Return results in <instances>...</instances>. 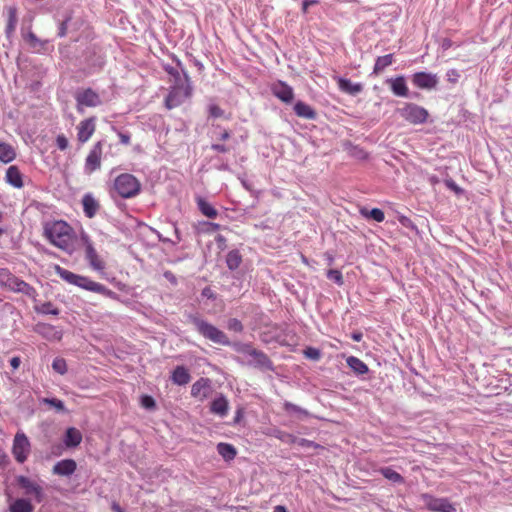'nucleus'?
Wrapping results in <instances>:
<instances>
[{
    "instance_id": "f257e3e1",
    "label": "nucleus",
    "mask_w": 512,
    "mask_h": 512,
    "mask_svg": "<svg viewBox=\"0 0 512 512\" xmlns=\"http://www.w3.org/2000/svg\"><path fill=\"white\" fill-rule=\"evenodd\" d=\"M44 237L55 247L72 254L76 249L77 234L64 220H52L44 223Z\"/></svg>"
},
{
    "instance_id": "f03ea898",
    "label": "nucleus",
    "mask_w": 512,
    "mask_h": 512,
    "mask_svg": "<svg viewBox=\"0 0 512 512\" xmlns=\"http://www.w3.org/2000/svg\"><path fill=\"white\" fill-rule=\"evenodd\" d=\"M54 271L62 280L71 285L77 286L87 291L101 294L112 299L117 297L114 291L108 289L106 286L99 282L91 280L86 276L75 274L59 265L54 266Z\"/></svg>"
},
{
    "instance_id": "7ed1b4c3",
    "label": "nucleus",
    "mask_w": 512,
    "mask_h": 512,
    "mask_svg": "<svg viewBox=\"0 0 512 512\" xmlns=\"http://www.w3.org/2000/svg\"><path fill=\"white\" fill-rule=\"evenodd\" d=\"M113 191L122 198H133L140 193L141 183L134 175L122 173L114 179Z\"/></svg>"
},
{
    "instance_id": "20e7f679",
    "label": "nucleus",
    "mask_w": 512,
    "mask_h": 512,
    "mask_svg": "<svg viewBox=\"0 0 512 512\" xmlns=\"http://www.w3.org/2000/svg\"><path fill=\"white\" fill-rule=\"evenodd\" d=\"M192 323L204 338L223 346H229L231 344L229 338L222 330L207 321L194 317Z\"/></svg>"
},
{
    "instance_id": "39448f33",
    "label": "nucleus",
    "mask_w": 512,
    "mask_h": 512,
    "mask_svg": "<svg viewBox=\"0 0 512 512\" xmlns=\"http://www.w3.org/2000/svg\"><path fill=\"white\" fill-rule=\"evenodd\" d=\"M192 95V86L189 83V77L185 74V83H177L171 88L165 98V106L171 110L180 106L186 99Z\"/></svg>"
},
{
    "instance_id": "423d86ee",
    "label": "nucleus",
    "mask_w": 512,
    "mask_h": 512,
    "mask_svg": "<svg viewBox=\"0 0 512 512\" xmlns=\"http://www.w3.org/2000/svg\"><path fill=\"white\" fill-rule=\"evenodd\" d=\"M398 112L404 120L413 125L423 124L429 117V112L424 107L414 103H405Z\"/></svg>"
},
{
    "instance_id": "0eeeda50",
    "label": "nucleus",
    "mask_w": 512,
    "mask_h": 512,
    "mask_svg": "<svg viewBox=\"0 0 512 512\" xmlns=\"http://www.w3.org/2000/svg\"><path fill=\"white\" fill-rule=\"evenodd\" d=\"M74 97L76 100V109L79 113H83L85 107L94 108L102 104L100 95L91 88L77 91Z\"/></svg>"
},
{
    "instance_id": "6e6552de",
    "label": "nucleus",
    "mask_w": 512,
    "mask_h": 512,
    "mask_svg": "<svg viewBox=\"0 0 512 512\" xmlns=\"http://www.w3.org/2000/svg\"><path fill=\"white\" fill-rule=\"evenodd\" d=\"M31 444L23 432H17L12 445V454L18 463H24L30 454Z\"/></svg>"
},
{
    "instance_id": "1a4fd4ad",
    "label": "nucleus",
    "mask_w": 512,
    "mask_h": 512,
    "mask_svg": "<svg viewBox=\"0 0 512 512\" xmlns=\"http://www.w3.org/2000/svg\"><path fill=\"white\" fill-rule=\"evenodd\" d=\"M103 155V142H96L90 149L88 155L85 158V172L92 174L96 170L100 169Z\"/></svg>"
},
{
    "instance_id": "9d476101",
    "label": "nucleus",
    "mask_w": 512,
    "mask_h": 512,
    "mask_svg": "<svg viewBox=\"0 0 512 512\" xmlns=\"http://www.w3.org/2000/svg\"><path fill=\"white\" fill-rule=\"evenodd\" d=\"M77 140L80 144H84L90 140L96 131V117L91 116L81 120L76 126Z\"/></svg>"
},
{
    "instance_id": "9b49d317",
    "label": "nucleus",
    "mask_w": 512,
    "mask_h": 512,
    "mask_svg": "<svg viewBox=\"0 0 512 512\" xmlns=\"http://www.w3.org/2000/svg\"><path fill=\"white\" fill-rule=\"evenodd\" d=\"M82 239L85 244V257L89 262L90 267L96 271H103L105 269V262L98 255L96 249L93 246V243L87 236H83Z\"/></svg>"
},
{
    "instance_id": "f8f14e48",
    "label": "nucleus",
    "mask_w": 512,
    "mask_h": 512,
    "mask_svg": "<svg viewBox=\"0 0 512 512\" xmlns=\"http://www.w3.org/2000/svg\"><path fill=\"white\" fill-rule=\"evenodd\" d=\"M4 287L13 292L22 293L30 299H35L38 295L34 287L16 277L15 275L11 276V279H9Z\"/></svg>"
},
{
    "instance_id": "ddd939ff",
    "label": "nucleus",
    "mask_w": 512,
    "mask_h": 512,
    "mask_svg": "<svg viewBox=\"0 0 512 512\" xmlns=\"http://www.w3.org/2000/svg\"><path fill=\"white\" fill-rule=\"evenodd\" d=\"M424 501L430 511L455 512V507L446 498H435L430 495H424Z\"/></svg>"
},
{
    "instance_id": "4468645a",
    "label": "nucleus",
    "mask_w": 512,
    "mask_h": 512,
    "mask_svg": "<svg viewBox=\"0 0 512 512\" xmlns=\"http://www.w3.org/2000/svg\"><path fill=\"white\" fill-rule=\"evenodd\" d=\"M272 94L280 101L289 104L294 99L293 88L283 81H277L271 86Z\"/></svg>"
},
{
    "instance_id": "2eb2a0df",
    "label": "nucleus",
    "mask_w": 512,
    "mask_h": 512,
    "mask_svg": "<svg viewBox=\"0 0 512 512\" xmlns=\"http://www.w3.org/2000/svg\"><path fill=\"white\" fill-rule=\"evenodd\" d=\"M412 83L419 89H434L438 84V78L432 73L417 72L412 76Z\"/></svg>"
},
{
    "instance_id": "dca6fc26",
    "label": "nucleus",
    "mask_w": 512,
    "mask_h": 512,
    "mask_svg": "<svg viewBox=\"0 0 512 512\" xmlns=\"http://www.w3.org/2000/svg\"><path fill=\"white\" fill-rule=\"evenodd\" d=\"M211 392V380L201 377L191 386V396L199 401H204Z\"/></svg>"
},
{
    "instance_id": "f3484780",
    "label": "nucleus",
    "mask_w": 512,
    "mask_h": 512,
    "mask_svg": "<svg viewBox=\"0 0 512 512\" xmlns=\"http://www.w3.org/2000/svg\"><path fill=\"white\" fill-rule=\"evenodd\" d=\"M17 482L25 490L26 494H34L38 502L42 501L43 495L40 485L25 476H19Z\"/></svg>"
},
{
    "instance_id": "a211bd4d",
    "label": "nucleus",
    "mask_w": 512,
    "mask_h": 512,
    "mask_svg": "<svg viewBox=\"0 0 512 512\" xmlns=\"http://www.w3.org/2000/svg\"><path fill=\"white\" fill-rule=\"evenodd\" d=\"M77 468V464L73 459H64L57 462L53 466V473L59 476H70Z\"/></svg>"
},
{
    "instance_id": "6ab92c4d",
    "label": "nucleus",
    "mask_w": 512,
    "mask_h": 512,
    "mask_svg": "<svg viewBox=\"0 0 512 512\" xmlns=\"http://www.w3.org/2000/svg\"><path fill=\"white\" fill-rule=\"evenodd\" d=\"M387 82L389 83L390 89L394 95L399 97L408 96L409 90L404 76H397L395 78L388 79Z\"/></svg>"
},
{
    "instance_id": "aec40b11",
    "label": "nucleus",
    "mask_w": 512,
    "mask_h": 512,
    "mask_svg": "<svg viewBox=\"0 0 512 512\" xmlns=\"http://www.w3.org/2000/svg\"><path fill=\"white\" fill-rule=\"evenodd\" d=\"M336 81L340 91L346 94L357 95L363 90V85L361 83H353L349 79L342 77H337Z\"/></svg>"
},
{
    "instance_id": "412c9836",
    "label": "nucleus",
    "mask_w": 512,
    "mask_h": 512,
    "mask_svg": "<svg viewBox=\"0 0 512 512\" xmlns=\"http://www.w3.org/2000/svg\"><path fill=\"white\" fill-rule=\"evenodd\" d=\"M83 211L88 218H93L99 208V202L91 195L85 194L82 198Z\"/></svg>"
},
{
    "instance_id": "4be33fe9",
    "label": "nucleus",
    "mask_w": 512,
    "mask_h": 512,
    "mask_svg": "<svg viewBox=\"0 0 512 512\" xmlns=\"http://www.w3.org/2000/svg\"><path fill=\"white\" fill-rule=\"evenodd\" d=\"M295 114L303 119L314 120L317 117L316 111L307 103L297 101L294 105Z\"/></svg>"
},
{
    "instance_id": "5701e85b",
    "label": "nucleus",
    "mask_w": 512,
    "mask_h": 512,
    "mask_svg": "<svg viewBox=\"0 0 512 512\" xmlns=\"http://www.w3.org/2000/svg\"><path fill=\"white\" fill-rule=\"evenodd\" d=\"M5 180L15 188L23 187L22 173L17 166L12 165L7 169Z\"/></svg>"
},
{
    "instance_id": "b1692460",
    "label": "nucleus",
    "mask_w": 512,
    "mask_h": 512,
    "mask_svg": "<svg viewBox=\"0 0 512 512\" xmlns=\"http://www.w3.org/2000/svg\"><path fill=\"white\" fill-rule=\"evenodd\" d=\"M16 157V149L10 143L0 139V162L7 164L14 161Z\"/></svg>"
},
{
    "instance_id": "393cba45",
    "label": "nucleus",
    "mask_w": 512,
    "mask_h": 512,
    "mask_svg": "<svg viewBox=\"0 0 512 512\" xmlns=\"http://www.w3.org/2000/svg\"><path fill=\"white\" fill-rule=\"evenodd\" d=\"M171 380L174 384L183 386L190 382L191 376L184 366H176L172 371Z\"/></svg>"
},
{
    "instance_id": "a878e982",
    "label": "nucleus",
    "mask_w": 512,
    "mask_h": 512,
    "mask_svg": "<svg viewBox=\"0 0 512 512\" xmlns=\"http://www.w3.org/2000/svg\"><path fill=\"white\" fill-rule=\"evenodd\" d=\"M82 442V433L75 427L66 430L64 444L68 448L77 447Z\"/></svg>"
},
{
    "instance_id": "bb28decb",
    "label": "nucleus",
    "mask_w": 512,
    "mask_h": 512,
    "mask_svg": "<svg viewBox=\"0 0 512 512\" xmlns=\"http://www.w3.org/2000/svg\"><path fill=\"white\" fill-rule=\"evenodd\" d=\"M6 11L7 24L5 27V33L7 37H11L14 34L18 23L17 8L14 6H9L6 8Z\"/></svg>"
},
{
    "instance_id": "cd10ccee",
    "label": "nucleus",
    "mask_w": 512,
    "mask_h": 512,
    "mask_svg": "<svg viewBox=\"0 0 512 512\" xmlns=\"http://www.w3.org/2000/svg\"><path fill=\"white\" fill-rule=\"evenodd\" d=\"M229 404L224 396H220L211 402L210 410L212 413L224 417L228 413Z\"/></svg>"
},
{
    "instance_id": "c85d7f7f",
    "label": "nucleus",
    "mask_w": 512,
    "mask_h": 512,
    "mask_svg": "<svg viewBox=\"0 0 512 512\" xmlns=\"http://www.w3.org/2000/svg\"><path fill=\"white\" fill-rule=\"evenodd\" d=\"M217 451L225 461L233 460L237 455L236 448L229 443H219L217 445Z\"/></svg>"
},
{
    "instance_id": "c756f323",
    "label": "nucleus",
    "mask_w": 512,
    "mask_h": 512,
    "mask_svg": "<svg viewBox=\"0 0 512 512\" xmlns=\"http://www.w3.org/2000/svg\"><path fill=\"white\" fill-rule=\"evenodd\" d=\"M347 365L358 375H363L368 372V366L359 358L350 356L347 358Z\"/></svg>"
},
{
    "instance_id": "7c9ffc66",
    "label": "nucleus",
    "mask_w": 512,
    "mask_h": 512,
    "mask_svg": "<svg viewBox=\"0 0 512 512\" xmlns=\"http://www.w3.org/2000/svg\"><path fill=\"white\" fill-rule=\"evenodd\" d=\"M394 61V55L393 54H387L384 56H379L376 61L373 68V74L378 75L381 73L386 67L390 66Z\"/></svg>"
},
{
    "instance_id": "2f4dec72",
    "label": "nucleus",
    "mask_w": 512,
    "mask_h": 512,
    "mask_svg": "<svg viewBox=\"0 0 512 512\" xmlns=\"http://www.w3.org/2000/svg\"><path fill=\"white\" fill-rule=\"evenodd\" d=\"M197 205L201 213L206 217L214 219L218 216L217 210L202 197L197 198Z\"/></svg>"
},
{
    "instance_id": "473e14b6",
    "label": "nucleus",
    "mask_w": 512,
    "mask_h": 512,
    "mask_svg": "<svg viewBox=\"0 0 512 512\" xmlns=\"http://www.w3.org/2000/svg\"><path fill=\"white\" fill-rule=\"evenodd\" d=\"M10 512H33L34 508L26 499H16L9 507Z\"/></svg>"
},
{
    "instance_id": "72a5a7b5",
    "label": "nucleus",
    "mask_w": 512,
    "mask_h": 512,
    "mask_svg": "<svg viewBox=\"0 0 512 512\" xmlns=\"http://www.w3.org/2000/svg\"><path fill=\"white\" fill-rule=\"evenodd\" d=\"M242 262V257L239 251L232 250L226 256V263L230 270L237 269Z\"/></svg>"
},
{
    "instance_id": "f704fd0d",
    "label": "nucleus",
    "mask_w": 512,
    "mask_h": 512,
    "mask_svg": "<svg viewBox=\"0 0 512 512\" xmlns=\"http://www.w3.org/2000/svg\"><path fill=\"white\" fill-rule=\"evenodd\" d=\"M25 41L29 44V46L32 49H35L37 51L44 49L45 45L47 44V41L40 40L36 36V34L31 31L26 34Z\"/></svg>"
},
{
    "instance_id": "c9c22d12",
    "label": "nucleus",
    "mask_w": 512,
    "mask_h": 512,
    "mask_svg": "<svg viewBox=\"0 0 512 512\" xmlns=\"http://www.w3.org/2000/svg\"><path fill=\"white\" fill-rule=\"evenodd\" d=\"M360 214L365 218H371L376 222H383L385 219L384 212L379 208H373L372 210H367L366 208L360 209Z\"/></svg>"
},
{
    "instance_id": "e433bc0d",
    "label": "nucleus",
    "mask_w": 512,
    "mask_h": 512,
    "mask_svg": "<svg viewBox=\"0 0 512 512\" xmlns=\"http://www.w3.org/2000/svg\"><path fill=\"white\" fill-rule=\"evenodd\" d=\"M380 473L389 481L393 483H404V478L401 474L391 469L390 467H384L380 469Z\"/></svg>"
},
{
    "instance_id": "4c0bfd02",
    "label": "nucleus",
    "mask_w": 512,
    "mask_h": 512,
    "mask_svg": "<svg viewBox=\"0 0 512 512\" xmlns=\"http://www.w3.org/2000/svg\"><path fill=\"white\" fill-rule=\"evenodd\" d=\"M52 368L55 372L59 373L60 375H64L67 372L66 360L61 357H56L53 360Z\"/></svg>"
},
{
    "instance_id": "58836bf2",
    "label": "nucleus",
    "mask_w": 512,
    "mask_h": 512,
    "mask_svg": "<svg viewBox=\"0 0 512 512\" xmlns=\"http://www.w3.org/2000/svg\"><path fill=\"white\" fill-rule=\"evenodd\" d=\"M42 403H45V404H48V405L54 407L59 412L65 411V406H64L63 401H61L57 398H43Z\"/></svg>"
},
{
    "instance_id": "ea45409f",
    "label": "nucleus",
    "mask_w": 512,
    "mask_h": 512,
    "mask_svg": "<svg viewBox=\"0 0 512 512\" xmlns=\"http://www.w3.org/2000/svg\"><path fill=\"white\" fill-rule=\"evenodd\" d=\"M327 278L333 280L339 286L343 285V275L339 270L330 269L327 271Z\"/></svg>"
},
{
    "instance_id": "a19ab883",
    "label": "nucleus",
    "mask_w": 512,
    "mask_h": 512,
    "mask_svg": "<svg viewBox=\"0 0 512 512\" xmlns=\"http://www.w3.org/2000/svg\"><path fill=\"white\" fill-rule=\"evenodd\" d=\"M208 112L209 116L212 118H220L224 116V110L216 104L209 105Z\"/></svg>"
},
{
    "instance_id": "79ce46f5",
    "label": "nucleus",
    "mask_w": 512,
    "mask_h": 512,
    "mask_svg": "<svg viewBox=\"0 0 512 512\" xmlns=\"http://www.w3.org/2000/svg\"><path fill=\"white\" fill-rule=\"evenodd\" d=\"M140 402H141V406L144 407L145 409L152 410L156 407L155 400L153 399L152 396H149V395H143L141 397Z\"/></svg>"
},
{
    "instance_id": "37998d69",
    "label": "nucleus",
    "mask_w": 512,
    "mask_h": 512,
    "mask_svg": "<svg viewBox=\"0 0 512 512\" xmlns=\"http://www.w3.org/2000/svg\"><path fill=\"white\" fill-rule=\"evenodd\" d=\"M297 445L303 448H313V449H319L323 448L321 445L317 444L314 441L305 439V438H299L297 440Z\"/></svg>"
},
{
    "instance_id": "c03bdc74",
    "label": "nucleus",
    "mask_w": 512,
    "mask_h": 512,
    "mask_svg": "<svg viewBox=\"0 0 512 512\" xmlns=\"http://www.w3.org/2000/svg\"><path fill=\"white\" fill-rule=\"evenodd\" d=\"M227 328L234 332H242L243 331V325L240 320L236 318L229 319L227 323Z\"/></svg>"
},
{
    "instance_id": "a18cd8bd",
    "label": "nucleus",
    "mask_w": 512,
    "mask_h": 512,
    "mask_svg": "<svg viewBox=\"0 0 512 512\" xmlns=\"http://www.w3.org/2000/svg\"><path fill=\"white\" fill-rule=\"evenodd\" d=\"M56 146L61 151H64V150H66L68 148L69 141H68L67 137L64 134H59L56 137Z\"/></svg>"
},
{
    "instance_id": "49530a36",
    "label": "nucleus",
    "mask_w": 512,
    "mask_h": 512,
    "mask_svg": "<svg viewBox=\"0 0 512 512\" xmlns=\"http://www.w3.org/2000/svg\"><path fill=\"white\" fill-rule=\"evenodd\" d=\"M13 274L5 268H0V285L4 287Z\"/></svg>"
},
{
    "instance_id": "de8ad7c7",
    "label": "nucleus",
    "mask_w": 512,
    "mask_h": 512,
    "mask_svg": "<svg viewBox=\"0 0 512 512\" xmlns=\"http://www.w3.org/2000/svg\"><path fill=\"white\" fill-rule=\"evenodd\" d=\"M71 20V16L66 17L65 20H63L58 27V36L59 37H65L68 30V23Z\"/></svg>"
},
{
    "instance_id": "09e8293b",
    "label": "nucleus",
    "mask_w": 512,
    "mask_h": 512,
    "mask_svg": "<svg viewBox=\"0 0 512 512\" xmlns=\"http://www.w3.org/2000/svg\"><path fill=\"white\" fill-rule=\"evenodd\" d=\"M202 225L204 226L202 231L205 233H213V232L220 230V228H221V226L219 224L212 223V222H203Z\"/></svg>"
},
{
    "instance_id": "8fccbe9b",
    "label": "nucleus",
    "mask_w": 512,
    "mask_h": 512,
    "mask_svg": "<svg viewBox=\"0 0 512 512\" xmlns=\"http://www.w3.org/2000/svg\"><path fill=\"white\" fill-rule=\"evenodd\" d=\"M278 438L286 443H292V444H297V440L299 439V438L295 437L294 435L288 434V433H282L281 436H279Z\"/></svg>"
},
{
    "instance_id": "3c124183",
    "label": "nucleus",
    "mask_w": 512,
    "mask_h": 512,
    "mask_svg": "<svg viewBox=\"0 0 512 512\" xmlns=\"http://www.w3.org/2000/svg\"><path fill=\"white\" fill-rule=\"evenodd\" d=\"M240 351V349H238ZM241 351L248 353L251 356L257 357V356H263L262 353L257 351L255 348H253L251 345H245Z\"/></svg>"
},
{
    "instance_id": "603ef678",
    "label": "nucleus",
    "mask_w": 512,
    "mask_h": 512,
    "mask_svg": "<svg viewBox=\"0 0 512 512\" xmlns=\"http://www.w3.org/2000/svg\"><path fill=\"white\" fill-rule=\"evenodd\" d=\"M459 76L460 75L456 69H451L447 72V79L450 82H453V83L457 82Z\"/></svg>"
},
{
    "instance_id": "864d4df0",
    "label": "nucleus",
    "mask_w": 512,
    "mask_h": 512,
    "mask_svg": "<svg viewBox=\"0 0 512 512\" xmlns=\"http://www.w3.org/2000/svg\"><path fill=\"white\" fill-rule=\"evenodd\" d=\"M305 354L306 356H308L309 358H312V359H319L320 357V353L317 349H314V348H308L306 351H305Z\"/></svg>"
},
{
    "instance_id": "5fc2aeb1",
    "label": "nucleus",
    "mask_w": 512,
    "mask_h": 512,
    "mask_svg": "<svg viewBox=\"0 0 512 512\" xmlns=\"http://www.w3.org/2000/svg\"><path fill=\"white\" fill-rule=\"evenodd\" d=\"M118 137L120 139V143L123 145H129L131 142L130 135L123 132H118Z\"/></svg>"
},
{
    "instance_id": "6e6d98bb",
    "label": "nucleus",
    "mask_w": 512,
    "mask_h": 512,
    "mask_svg": "<svg viewBox=\"0 0 512 512\" xmlns=\"http://www.w3.org/2000/svg\"><path fill=\"white\" fill-rule=\"evenodd\" d=\"M318 3H319L318 0H304L302 3V12L307 13L309 6L316 5Z\"/></svg>"
},
{
    "instance_id": "4d7b16f0",
    "label": "nucleus",
    "mask_w": 512,
    "mask_h": 512,
    "mask_svg": "<svg viewBox=\"0 0 512 512\" xmlns=\"http://www.w3.org/2000/svg\"><path fill=\"white\" fill-rule=\"evenodd\" d=\"M211 149L219 153H226L229 151V148L222 144H212Z\"/></svg>"
},
{
    "instance_id": "13d9d810",
    "label": "nucleus",
    "mask_w": 512,
    "mask_h": 512,
    "mask_svg": "<svg viewBox=\"0 0 512 512\" xmlns=\"http://www.w3.org/2000/svg\"><path fill=\"white\" fill-rule=\"evenodd\" d=\"M43 312L44 313H50V314H53V315H57L59 313L58 309L54 308L52 309V304L51 303H46L43 305Z\"/></svg>"
},
{
    "instance_id": "bf43d9fd",
    "label": "nucleus",
    "mask_w": 512,
    "mask_h": 512,
    "mask_svg": "<svg viewBox=\"0 0 512 512\" xmlns=\"http://www.w3.org/2000/svg\"><path fill=\"white\" fill-rule=\"evenodd\" d=\"M445 184L448 188H450L451 190H453L457 193L461 191V189L456 185V183L453 180H447L445 182Z\"/></svg>"
},
{
    "instance_id": "052dcab7",
    "label": "nucleus",
    "mask_w": 512,
    "mask_h": 512,
    "mask_svg": "<svg viewBox=\"0 0 512 512\" xmlns=\"http://www.w3.org/2000/svg\"><path fill=\"white\" fill-rule=\"evenodd\" d=\"M164 277L169 281L171 282L172 284H176L177 283V279L175 277V275L171 272V271H166L164 273Z\"/></svg>"
},
{
    "instance_id": "680f3d73",
    "label": "nucleus",
    "mask_w": 512,
    "mask_h": 512,
    "mask_svg": "<svg viewBox=\"0 0 512 512\" xmlns=\"http://www.w3.org/2000/svg\"><path fill=\"white\" fill-rule=\"evenodd\" d=\"M21 364V360L19 357H13L11 360H10V365L12 366L13 369H18L19 366Z\"/></svg>"
},
{
    "instance_id": "e2e57ef3",
    "label": "nucleus",
    "mask_w": 512,
    "mask_h": 512,
    "mask_svg": "<svg viewBox=\"0 0 512 512\" xmlns=\"http://www.w3.org/2000/svg\"><path fill=\"white\" fill-rule=\"evenodd\" d=\"M351 338L354 341L359 342V341L362 340V333L361 332H354V333H352Z\"/></svg>"
},
{
    "instance_id": "0e129e2a",
    "label": "nucleus",
    "mask_w": 512,
    "mask_h": 512,
    "mask_svg": "<svg viewBox=\"0 0 512 512\" xmlns=\"http://www.w3.org/2000/svg\"><path fill=\"white\" fill-rule=\"evenodd\" d=\"M111 508H112V510H113L114 512H125V511L120 507V505H119L118 503H116V502H113V503H112Z\"/></svg>"
},
{
    "instance_id": "69168bd1",
    "label": "nucleus",
    "mask_w": 512,
    "mask_h": 512,
    "mask_svg": "<svg viewBox=\"0 0 512 512\" xmlns=\"http://www.w3.org/2000/svg\"><path fill=\"white\" fill-rule=\"evenodd\" d=\"M230 138V132L228 130H224L220 136V140L226 141Z\"/></svg>"
},
{
    "instance_id": "338daca9",
    "label": "nucleus",
    "mask_w": 512,
    "mask_h": 512,
    "mask_svg": "<svg viewBox=\"0 0 512 512\" xmlns=\"http://www.w3.org/2000/svg\"><path fill=\"white\" fill-rule=\"evenodd\" d=\"M399 221H400V223H401V224H403V225H405V226H407V225H408V223L410 222V220H409L407 217H405V216H401V217L399 218Z\"/></svg>"
},
{
    "instance_id": "774afa93",
    "label": "nucleus",
    "mask_w": 512,
    "mask_h": 512,
    "mask_svg": "<svg viewBox=\"0 0 512 512\" xmlns=\"http://www.w3.org/2000/svg\"><path fill=\"white\" fill-rule=\"evenodd\" d=\"M442 46H443V48H444V49H448V48H450V47H451V40H449V39H445V40L443 41Z\"/></svg>"
}]
</instances>
